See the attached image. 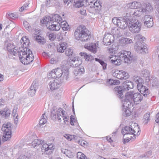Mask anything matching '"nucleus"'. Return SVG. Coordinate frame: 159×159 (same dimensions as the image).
I'll list each match as a JSON object with an SVG mask.
<instances>
[{
    "label": "nucleus",
    "mask_w": 159,
    "mask_h": 159,
    "mask_svg": "<svg viewBox=\"0 0 159 159\" xmlns=\"http://www.w3.org/2000/svg\"><path fill=\"white\" fill-rule=\"evenodd\" d=\"M21 48H20V60L25 65H28L32 62L34 59L33 54L31 51L27 48L30 41L26 36L23 37L20 41Z\"/></svg>",
    "instance_id": "f257e3e1"
},
{
    "label": "nucleus",
    "mask_w": 159,
    "mask_h": 159,
    "mask_svg": "<svg viewBox=\"0 0 159 159\" xmlns=\"http://www.w3.org/2000/svg\"><path fill=\"white\" fill-rule=\"evenodd\" d=\"M74 37L78 40L86 42L90 40L91 37L89 31L84 26L78 27L74 33Z\"/></svg>",
    "instance_id": "f03ea898"
},
{
    "label": "nucleus",
    "mask_w": 159,
    "mask_h": 159,
    "mask_svg": "<svg viewBox=\"0 0 159 159\" xmlns=\"http://www.w3.org/2000/svg\"><path fill=\"white\" fill-rule=\"evenodd\" d=\"M51 117L53 120L57 118L59 121L61 122V118H62L65 124L69 120V116L61 108H59L58 109L53 108L51 111Z\"/></svg>",
    "instance_id": "7ed1b4c3"
},
{
    "label": "nucleus",
    "mask_w": 159,
    "mask_h": 159,
    "mask_svg": "<svg viewBox=\"0 0 159 159\" xmlns=\"http://www.w3.org/2000/svg\"><path fill=\"white\" fill-rule=\"evenodd\" d=\"M134 87L133 82L128 80H126L122 85L115 87V88L116 93L120 98H122L123 93Z\"/></svg>",
    "instance_id": "20e7f679"
},
{
    "label": "nucleus",
    "mask_w": 159,
    "mask_h": 159,
    "mask_svg": "<svg viewBox=\"0 0 159 159\" xmlns=\"http://www.w3.org/2000/svg\"><path fill=\"white\" fill-rule=\"evenodd\" d=\"M81 61L75 57L72 60L70 59L68 62V64L73 67H76L74 71L75 75H80L84 72V69L83 67H78L81 64Z\"/></svg>",
    "instance_id": "39448f33"
},
{
    "label": "nucleus",
    "mask_w": 159,
    "mask_h": 159,
    "mask_svg": "<svg viewBox=\"0 0 159 159\" xmlns=\"http://www.w3.org/2000/svg\"><path fill=\"white\" fill-rule=\"evenodd\" d=\"M117 55L119 59L121 60V63L123 61L125 63H129L133 58V56L131 55L130 52L125 50L121 51Z\"/></svg>",
    "instance_id": "423d86ee"
},
{
    "label": "nucleus",
    "mask_w": 159,
    "mask_h": 159,
    "mask_svg": "<svg viewBox=\"0 0 159 159\" xmlns=\"http://www.w3.org/2000/svg\"><path fill=\"white\" fill-rule=\"evenodd\" d=\"M128 28L129 30L133 33H138L140 31L141 24L138 20L132 19L129 20Z\"/></svg>",
    "instance_id": "0eeeda50"
},
{
    "label": "nucleus",
    "mask_w": 159,
    "mask_h": 159,
    "mask_svg": "<svg viewBox=\"0 0 159 159\" xmlns=\"http://www.w3.org/2000/svg\"><path fill=\"white\" fill-rule=\"evenodd\" d=\"M134 91L127 92L123 100H121L123 105L124 107H130L133 106Z\"/></svg>",
    "instance_id": "6e6552de"
},
{
    "label": "nucleus",
    "mask_w": 159,
    "mask_h": 159,
    "mask_svg": "<svg viewBox=\"0 0 159 159\" xmlns=\"http://www.w3.org/2000/svg\"><path fill=\"white\" fill-rule=\"evenodd\" d=\"M41 23L45 24L47 28L50 30H58L60 29V25L53 24L52 21H50L48 17H44L42 20H41Z\"/></svg>",
    "instance_id": "1a4fd4ad"
},
{
    "label": "nucleus",
    "mask_w": 159,
    "mask_h": 159,
    "mask_svg": "<svg viewBox=\"0 0 159 159\" xmlns=\"http://www.w3.org/2000/svg\"><path fill=\"white\" fill-rule=\"evenodd\" d=\"M11 125L10 123L3 124L2 127V130L4 132L5 135L3 136L2 139L3 141H7L11 137Z\"/></svg>",
    "instance_id": "9d476101"
},
{
    "label": "nucleus",
    "mask_w": 159,
    "mask_h": 159,
    "mask_svg": "<svg viewBox=\"0 0 159 159\" xmlns=\"http://www.w3.org/2000/svg\"><path fill=\"white\" fill-rule=\"evenodd\" d=\"M113 75L120 80H126L129 77V75L127 72L122 70L115 71L113 73Z\"/></svg>",
    "instance_id": "9b49d317"
},
{
    "label": "nucleus",
    "mask_w": 159,
    "mask_h": 159,
    "mask_svg": "<svg viewBox=\"0 0 159 159\" xmlns=\"http://www.w3.org/2000/svg\"><path fill=\"white\" fill-rule=\"evenodd\" d=\"M135 133V129H133L131 125H130V126H125L121 130V133L124 137L127 135L130 136L131 135L133 136V137H134Z\"/></svg>",
    "instance_id": "f8f14e48"
},
{
    "label": "nucleus",
    "mask_w": 159,
    "mask_h": 159,
    "mask_svg": "<svg viewBox=\"0 0 159 159\" xmlns=\"http://www.w3.org/2000/svg\"><path fill=\"white\" fill-rule=\"evenodd\" d=\"M144 43L143 42H136L134 46L136 51L139 53L142 52H146L147 51V46L144 45Z\"/></svg>",
    "instance_id": "ddd939ff"
},
{
    "label": "nucleus",
    "mask_w": 159,
    "mask_h": 159,
    "mask_svg": "<svg viewBox=\"0 0 159 159\" xmlns=\"http://www.w3.org/2000/svg\"><path fill=\"white\" fill-rule=\"evenodd\" d=\"M115 40V38L111 34H106L103 39V43L106 45H109L113 43Z\"/></svg>",
    "instance_id": "4468645a"
},
{
    "label": "nucleus",
    "mask_w": 159,
    "mask_h": 159,
    "mask_svg": "<svg viewBox=\"0 0 159 159\" xmlns=\"http://www.w3.org/2000/svg\"><path fill=\"white\" fill-rule=\"evenodd\" d=\"M63 70L64 69H61L60 68L53 69L49 73V75L51 76V77L54 78L61 77H62L61 74H62Z\"/></svg>",
    "instance_id": "2eb2a0df"
},
{
    "label": "nucleus",
    "mask_w": 159,
    "mask_h": 159,
    "mask_svg": "<svg viewBox=\"0 0 159 159\" xmlns=\"http://www.w3.org/2000/svg\"><path fill=\"white\" fill-rule=\"evenodd\" d=\"M137 88L140 93L143 95L144 96L147 97L150 93V91L148 88L143 85L142 84H138Z\"/></svg>",
    "instance_id": "dca6fc26"
},
{
    "label": "nucleus",
    "mask_w": 159,
    "mask_h": 159,
    "mask_svg": "<svg viewBox=\"0 0 159 159\" xmlns=\"http://www.w3.org/2000/svg\"><path fill=\"white\" fill-rule=\"evenodd\" d=\"M144 25L147 28L152 27L153 25L152 17L150 15H146L144 17Z\"/></svg>",
    "instance_id": "f3484780"
},
{
    "label": "nucleus",
    "mask_w": 159,
    "mask_h": 159,
    "mask_svg": "<svg viewBox=\"0 0 159 159\" xmlns=\"http://www.w3.org/2000/svg\"><path fill=\"white\" fill-rule=\"evenodd\" d=\"M49 85L50 89L53 90L59 87L60 83L59 80L57 79H55L50 81L49 83Z\"/></svg>",
    "instance_id": "a211bd4d"
},
{
    "label": "nucleus",
    "mask_w": 159,
    "mask_h": 159,
    "mask_svg": "<svg viewBox=\"0 0 159 159\" xmlns=\"http://www.w3.org/2000/svg\"><path fill=\"white\" fill-rule=\"evenodd\" d=\"M7 48L8 51L11 54L16 56L17 53H18V55L20 56V53L19 52L20 51V49H19V50L17 51L16 49H15V47L13 44L11 43L8 44L7 45ZM19 58H20V57H19Z\"/></svg>",
    "instance_id": "6ab92c4d"
},
{
    "label": "nucleus",
    "mask_w": 159,
    "mask_h": 159,
    "mask_svg": "<svg viewBox=\"0 0 159 159\" xmlns=\"http://www.w3.org/2000/svg\"><path fill=\"white\" fill-rule=\"evenodd\" d=\"M109 59L112 64L118 66L121 64V60H119L117 55H111L109 57Z\"/></svg>",
    "instance_id": "aec40b11"
},
{
    "label": "nucleus",
    "mask_w": 159,
    "mask_h": 159,
    "mask_svg": "<svg viewBox=\"0 0 159 159\" xmlns=\"http://www.w3.org/2000/svg\"><path fill=\"white\" fill-rule=\"evenodd\" d=\"M49 18L50 21H52V23H54V21L56 22L60 25V23L62 20L61 18L58 14H55L52 15V17L50 16H47Z\"/></svg>",
    "instance_id": "412c9836"
},
{
    "label": "nucleus",
    "mask_w": 159,
    "mask_h": 159,
    "mask_svg": "<svg viewBox=\"0 0 159 159\" xmlns=\"http://www.w3.org/2000/svg\"><path fill=\"white\" fill-rule=\"evenodd\" d=\"M143 96L139 93H134V92L133 94V102L135 103L139 104L143 99Z\"/></svg>",
    "instance_id": "4be33fe9"
},
{
    "label": "nucleus",
    "mask_w": 159,
    "mask_h": 159,
    "mask_svg": "<svg viewBox=\"0 0 159 159\" xmlns=\"http://www.w3.org/2000/svg\"><path fill=\"white\" fill-rule=\"evenodd\" d=\"M133 43L132 40L129 38H122L119 40V44L121 46H124L126 45L130 44Z\"/></svg>",
    "instance_id": "5701e85b"
},
{
    "label": "nucleus",
    "mask_w": 159,
    "mask_h": 159,
    "mask_svg": "<svg viewBox=\"0 0 159 159\" xmlns=\"http://www.w3.org/2000/svg\"><path fill=\"white\" fill-rule=\"evenodd\" d=\"M85 48L94 53L97 52V47L95 43H92L89 46L85 45Z\"/></svg>",
    "instance_id": "b1692460"
},
{
    "label": "nucleus",
    "mask_w": 159,
    "mask_h": 159,
    "mask_svg": "<svg viewBox=\"0 0 159 159\" xmlns=\"http://www.w3.org/2000/svg\"><path fill=\"white\" fill-rule=\"evenodd\" d=\"M66 43L65 42H61L58 46L57 51L58 52L62 53L64 52V50L66 48Z\"/></svg>",
    "instance_id": "393cba45"
},
{
    "label": "nucleus",
    "mask_w": 159,
    "mask_h": 159,
    "mask_svg": "<svg viewBox=\"0 0 159 159\" xmlns=\"http://www.w3.org/2000/svg\"><path fill=\"white\" fill-rule=\"evenodd\" d=\"M17 106H15L13 108L12 113L13 118L14 119V123L16 124H17L18 123V115L17 111Z\"/></svg>",
    "instance_id": "a878e982"
},
{
    "label": "nucleus",
    "mask_w": 159,
    "mask_h": 159,
    "mask_svg": "<svg viewBox=\"0 0 159 159\" xmlns=\"http://www.w3.org/2000/svg\"><path fill=\"white\" fill-rule=\"evenodd\" d=\"M129 7L132 9L139 8L141 7V3L140 2H133L132 3L129 4Z\"/></svg>",
    "instance_id": "bb28decb"
},
{
    "label": "nucleus",
    "mask_w": 159,
    "mask_h": 159,
    "mask_svg": "<svg viewBox=\"0 0 159 159\" xmlns=\"http://www.w3.org/2000/svg\"><path fill=\"white\" fill-rule=\"evenodd\" d=\"M128 24L126 21L120 19L119 23L118 26L122 29H125L128 26Z\"/></svg>",
    "instance_id": "cd10ccee"
},
{
    "label": "nucleus",
    "mask_w": 159,
    "mask_h": 159,
    "mask_svg": "<svg viewBox=\"0 0 159 159\" xmlns=\"http://www.w3.org/2000/svg\"><path fill=\"white\" fill-rule=\"evenodd\" d=\"M145 11L144 9H142L141 7L138 9L137 10H135L133 15L137 16H140L142 15H144V11Z\"/></svg>",
    "instance_id": "c85d7f7f"
},
{
    "label": "nucleus",
    "mask_w": 159,
    "mask_h": 159,
    "mask_svg": "<svg viewBox=\"0 0 159 159\" xmlns=\"http://www.w3.org/2000/svg\"><path fill=\"white\" fill-rule=\"evenodd\" d=\"M123 114L125 116H128L131 115V111L129 109V108L130 107H124L123 105Z\"/></svg>",
    "instance_id": "c756f323"
},
{
    "label": "nucleus",
    "mask_w": 159,
    "mask_h": 159,
    "mask_svg": "<svg viewBox=\"0 0 159 159\" xmlns=\"http://www.w3.org/2000/svg\"><path fill=\"white\" fill-rule=\"evenodd\" d=\"M85 0H74V5L76 7L79 8L84 5Z\"/></svg>",
    "instance_id": "7c9ffc66"
},
{
    "label": "nucleus",
    "mask_w": 159,
    "mask_h": 159,
    "mask_svg": "<svg viewBox=\"0 0 159 159\" xmlns=\"http://www.w3.org/2000/svg\"><path fill=\"white\" fill-rule=\"evenodd\" d=\"M142 9L144 10L145 11H144V13H147L148 12L150 11L151 10H152L153 7H152V5L150 3H148L146 4L145 8L144 7H141Z\"/></svg>",
    "instance_id": "2f4dec72"
},
{
    "label": "nucleus",
    "mask_w": 159,
    "mask_h": 159,
    "mask_svg": "<svg viewBox=\"0 0 159 159\" xmlns=\"http://www.w3.org/2000/svg\"><path fill=\"white\" fill-rule=\"evenodd\" d=\"M61 74L62 79L67 80L69 78V72L68 68H66V69H64L62 74Z\"/></svg>",
    "instance_id": "473e14b6"
},
{
    "label": "nucleus",
    "mask_w": 159,
    "mask_h": 159,
    "mask_svg": "<svg viewBox=\"0 0 159 159\" xmlns=\"http://www.w3.org/2000/svg\"><path fill=\"white\" fill-rule=\"evenodd\" d=\"M44 143V141L43 140L36 139L32 142L33 147L35 148L36 146L39 145Z\"/></svg>",
    "instance_id": "72a5a7b5"
},
{
    "label": "nucleus",
    "mask_w": 159,
    "mask_h": 159,
    "mask_svg": "<svg viewBox=\"0 0 159 159\" xmlns=\"http://www.w3.org/2000/svg\"><path fill=\"white\" fill-rule=\"evenodd\" d=\"M80 54L82 56H84L85 60L88 61H91L93 60V56L89 54H87L85 52H81Z\"/></svg>",
    "instance_id": "f704fd0d"
},
{
    "label": "nucleus",
    "mask_w": 159,
    "mask_h": 159,
    "mask_svg": "<svg viewBox=\"0 0 159 159\" xmlns=\"http://www.w3.org/2000/svg\"><path fill=\"white\" fill-rule=\"evenodd\" d=\"M0 114L4 117L8 116L10 114V111L9 109H5L4 110H1Z\"/></svg>",
    "instance_id": "c9c22d12"
},
{
    "label": "nucleus",
    "mask_w": 159,
    "mask_h": 159,
    "mask_svg": "<svg viewBox=\"0 0 159 159\" xmlns=\"http://www.w3.org/2000/svg\"><path fill=\"white\" fill-rule=\"evenodd\" d=\"M93 5L96 10H100L102 8V3L99 0H97Z\"/></svg>",
    "instance_id": "e433bc0d"
},
{
    "label": "nucleus",
    "mask_w": 159,
    "mask_h": 159,
    "mask_svg": "<svg viewBox=\"0 0 159 159\" xmlns=\"http://www.w3.org/2000/svg\"><path fill=\"white\" fill-rule=\"evenodd\" d=\"M123 138V142L124 144H125L126 143H128L130 140H134L135 138V137H133V136H132L130 135V136H125V137L124 136Z\"/></svg>",
    "instance_id": "4c0bfd02"
},
{
    "label": "nucleus",
    "mask_w": 159,
    "mask_h": 159,
    "mask_svg": "<svg viewBox=\"0 0 159 159\" xmlns=\"http://www.w3.org/2000/svg\"><path fill=\"white\" fill-rule=\"evenodd\" d=\"M140 75L145 78L148 77L149 75V71L147 69L143 70L141 71Z\"/></svg>",
    "instance_id": "58836bf2"
},
{
    "label": "nucleus",
    "mask_w": 159,
    "mask_h": 159,
    "mask_svg": "<svg viewBox=\"0 0 159 159\" xmlns=\"http://www.w3.org/2000/svg\"><path fill=\"white\" fill-rule=\"evenodd\" d=\"M36 40L38 43L41 44H43L45 43L44 39L39 35H38L36 37Z\"/></svg>",
    "instance_id": "ea45409f"
},
{
    "label": "nucleus",
    "mask_w": 159,
    "mask_h": 159,
    "mask_svg": "<svg viewBox=\"0 0 159 159\" xmlns=\"http://www.w3.org/2000/svg\"><path fill=\"white\" fill-rule=\"evenodd\" d=\"M70 124L72 125H77L78 124L77 121L76 119L73 117L72 115L70 116Z\"/></svg>",
    "instance_id": "a19ab883"
},
{
    "label": "nucleus",
    "mask_w": 159,
    "mask_h": 159,
    "mask_svg": "<svg viewBox=\"0 0 159 159\" xmlns=\"http://www.w3.org/2000/svg\"><path fill=\"white\" fill-rule=\"evenodd\" d=\"M134 39L137 42H143V41L145 40V38L144 37L142 36L141 35L138 34L135 36Z\"/></svg>",
    "instance_id": "79ce46f5"
},
{
    "label": "nucleus",
    "mask_w": 159,
    "mask_h": 159,
    "mask_svg": "<svg viewBox=\"0 0 159 159\" xmlns=\"http://www.w3.org/2000/svg\"><path fill=\"white\" fill-rule=\"evenodd\" d=\"M7 17L9 19H15L18 17V16L13 13H9L6 15Z\"/></svg>",
    "instance_id": "37998d69"
},
{
    "label": "nucleus",
    "mask_w": 159,
    "mask_h": 159,
    "mask_svg": "<svg viewBox=\"0 0 159 159\" xmlns=\"http://www.w3.org/2000/svg\"><path fill=\"white\" fill-rule=\"evenodd\" d=\"M65 54L67 56L70 57L73 54V50L70 48H67L66 50Z\"/></svg>",
    "instance_id": "c03bdc74"
},
{
    "label": "nucleus",
    "mask_w": 159,
    "mask_h": 159,
    "mask_svg": "<svg viewBox=\"0 0 159 159\" xmlns=\"http://www.w3.org/2000/svg\"><path fill=\"white\" fill-rule=\"evenodd\" d=\"M95 60L96 61H98L100 64L102 66L103 69L104 70L106 69L107 64L106 63H105L102 60L98 58H95Z\"/></svg>",
    "instance_id": "a18cd8bd"
},
{
    "label": "nucleus",
    "mask_w": 159,
    "mask_h": 159,
    "mask_svg": "<svg viewBox=\"0 0 159 159\" xmlns=\"http://www.w3.org/2000/svg\"><path fill=\"white\" fill-rule=\"evenodd\" d=\"M133 79L137 85L142 83V79L138 76H134L133 77Z\"/></svg>",
    "instance_id": "49530a36"
},
{
    "label": "nucleus",
    "mask_w": 159,
    "mask_h": 159,
    "mask_svg": "<svg viewBox=\"0 0 159 159\" xmlns=\"http://www.w3.org/2000/svg\"><path fill=\"white\" fill-rule=\"evenodd\" d=\"M77 157L78 159H87L86 156L81 152H78Z\"/></svg>",
    "instance_id": "de8ad7c7"
},
{
    "label": "nucleus",
    "mask_w": 159,
    "mask_h": 159,
    "mask_svg": "<svg viewBox=\"0 0 159 159\" xmlns=\"http://www.w3.org/2000/svg\"><path fill=\"white\" fill-rule=\"evenodd\" d=\"M150 114L149 113H147L144 115L143 116V119L144 120V123L145 124H147L148 121L149 120Z\"/></svg>",
    "instance_id": "09e8293b"
},
{
    "label": "nucleus",
    "mask_w": 159,
    "mask_h": 159,
    "mask_svg": "<svg viewBox=\"0 0 159 159\" xmlns=\"http://www.w3.org/2000/svg\"><path fill=\"white\" fill-rule=\"evenodd\" d=\"M38 87V82L36 81H34L32 83L31 86H30V89H34L35 90H37Z\"/></svg>",
    "instance_id": "8fccbe9b"
},
{
    "label": "nucleus",
    "mask_w": 159,
    "mask_h": 159,
    "mask_svg": "<svg viewBox=\"0 0 159 159\" xmlns=\"http://www.w3.org/2000/svg\"><path fill=\"white\" fill-rule=\"evenodd\" d=\"M45 115V113L43 114L42 116H41L42 118L39 121V125H43L44 124L47 122L46 120L44 117V116Z\"/></svg>",
    "instance_id": "3c124183"
},
{
    "label": "nucleus",
    "mask_w": 159,
    "mask_h": 159,
    "mask_svg": "<svg viewBox=\"0 0 159 159\" xmlns=\"http://www.w3.org/2000/svg\"><path fill=\"white\" fill-rule=\"evenodd\" d=\"M64 137L68 140L71 141L73 139H75L76 136L70 135L69 134H66L64 135Z\"/></svg>",
    "instance_id": "603ef678"
},
{
    "label": "nucleus",
    "mask_w": 159,
    "mask_h": 159,
    "mask_svg": "<svg viewBox=\"0 0 159 159\" xmlns=\"http://www.w3.org/2000/svg\"><path fill=\"white\" fill-rule=\"evenodd\" d=\"M57 36L56 34L54 33H52L49 34L48 38L50 40L53 41L56 38Z\"/></svg>",
    "instance_id": "864d4df0"
},
{
    "label": "nucleus",
    "mask_w": 159,
    "mask_h": 159,
    "mask_svg": "<svg viewBox=\"0 0 159 159\" xmlns=\"http://www.w3.org/2000/svg\"><path fill=\"white\" fill-rule=\"evenodd\" d=\"M131 18V15L129 13H127L126 15L123 16V18H121V19L124 20H125L128 22Z\"/></svg>",
    "instance_id": "5fc2aeb1"
},
{
    "label": "nucleus",
    "mask_w": 159,
    "mask_h": 159,
    "mask_svg": "<svg viewBox=\"0 0 159 159\" xmlns=\"http://www.w3.org/2000/svg\"><path fill=\"white\" fill-rule=\"evenodd\" d=\"M120 19H119L117 17H114L112 19V21L114 24L118 26Z\"/></svg>",
    "instance_id": "6e6d98bb"
},
{
    "label": "nucleus",
    "mask_w": 159,
    "mask_h": 159,
    "mask_svg": "<svg viewBox=\"0 0 159 159\" xmlns=\"http://www.w3.org/2000/svg\"><path fill=\"white\" fill-rule=\"evenodd\" d=\"M66 155V156L70 158H72L73 157V153L70 150H67Z\"/></svg>",
    "instance_id": "4d7b16f0"
},
{
    "label": "nucleus",
    "mask_w": 159,
    "mask_h": 159,
    "mask_svg": "<svg viewBox=\"0 0 159 159\" xmlns=\"http://www.w3.org/2000/svg\"><path fill=\"white\" fill-rule=\"evenodd\" d=\"M64 34L61 32H59L57 34V39L58 40H61L63 38Z\"/></svg>",
    "instance_id": "13d9d810"
},
{
    "label": "nucleus",
    "mask_w": 159,
    "mask_h": 159,
    "mask_svg": "<svg viewBox=\"0 0 159 159\" xmlns=\"http://www.w3.org/2000/svg\"><path fill=\"white\" fill-rule=\"evenodd\" d=\"M23 24L25 28L27 30H29L30 28V26L29 24V23L26 21H24Z\"/></svg>",
    "instance_id": "bf43d9fd"
},
{
    "label": "nucleus",
    "mask_w": 159,
    "mask_h": 159,
    "mask_svg": "<svg viewBox=\"0 0 159 159\" xmlns=\"http://www.w3.org/2000/svg\"><path fill=\"white\" fill-rule=\"evenodd\" d=\"M36 91V90L30 88V89L29 90V94L31 96H33L34 95Z\"/></svg>",
    "instance_id": "052dcab7"
},
{
    "label": "nucleus",
    "mask_w": 159,
    "mask_h": 159,
    "mask_svg": "<svg viewBox=\"0 0 159 159\" xmlns=\"http://www.w3.org/2000/svg\"><path fill=\"white\" fill-rule=\"evenodd\" d=\"M48 144L47 143L44 144L42 148V150H44L45 151L48 150Z\"/></svg>",
    "instance_id": "680f3d73"
},
{
    "label": "nucleus",
    "mask_w": 159,
    "mask_h": 159,
    "mask_svg": "<svg viewBox=\"0 0 159 159\" xmlns=\"http://www.w3.org/2000/svg\"><path fill=\"white\" fill-rule=\"evenodd\" d=\"M28 4H25L20 9V11L22 12L24 10H26L27 9V8L28 6Z\"/></svg>",
    "instance_id": "e2e57ef3"
},
{
    "label": "nucleus",
    "mask_w": 159,
    "mask_h": 159,
    "mask_svg": "<svg viewBox=\"0 0 159 159\" xmlns=\"http://www.w3.org/2000/svg\"><path fill=\"white\" fill-rule=\"evenodd\" d=\"M61 26H60V27L61 26H68V25L66 21H61Z\"/></svg>",
    "instance_id": "0e129e2a"
},
{
    "label": "nucleus",
    "mask_w": 159,
    "mask_h": 159,
    "mask_svg": "<svg viewBox=\"0 0 159 159\" xmlns=\"http://www.w3.org/2000/svg\"><path fill=\"white\" fill-rule=\"evenodd\" d=\"M155 120L156 123H159V112L156 115Z\"/></svg>",
    "instance_id": "69168bd1"
},
{
    "label": "nucleus",
    "mask_w": 159,
    "mask_h": 159,
    "mask_svg": "<svg viewBox=\"0 0 159 159\" xmlns=\"http://www.w3.org/2000/svg\"><path fill=\"white\" fill-rule=\"evenodd\" d=\"M114 82V80L112 79H109L107 81L108 84L111 85H113V83Z\"/></svg>",
    "instance_id": "338daca9"
},
{
    "label": "nucleus",
    "mask_w": 159,
    "mask_h": 159,
    "mask_svg": "<svg viewBox=\"0 0 159 159\" xmlns=\"http://www.w3.org/2000/svg\"><path fill=\"white\" fill-rule=\"evenodd\" d=\"M64 3L66 4H67V6H68L69 3L71 2L72 0H63Z\"/></svg>",
    "instance_id": "774afa93"
}]
</instances>
